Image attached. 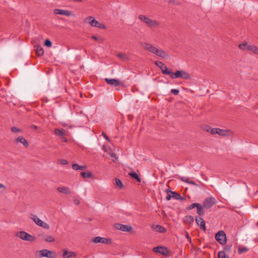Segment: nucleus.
Segmentation results:
<instances>
[{
    "instance_id": "37",
    "label": "nucleus",
    "mask_w": 258,
    "mask_h": 258,
    "mask_svg": "<svg viewBox=\"0 0 258 258\" xmlns=\"http://www.w3.org/2000/svg\"><path fill=\"white\" fill-rule=\"evenodd\" d=\"M54 132H55V134L57 136H59V137L63 136V135H64V133H63V131L62 130H61L55 129Z\"/></svg>"
},
{
    "instance_id": "54",
    "label": "nucleus",
    "mask_w": 258,
    "mask_h": 258,
    "mask_svg": "<svg viewBox=\"0 0 258 258\" xmlns=\"http://www.w3.org/2000/svg\"><path fill=\"white\" fill-rule=\"evenodd\" d=\"M134 231H133V228L132 227L130 226V233H133Z\"/></svg>"
},
{
    "instance_id": "49",
    "label": "nucleus",
    "mask_w": 258,
    "mask_h": 258,
    "mask_svg": "<svg viewBox=\"0 0 258 258\" xmlns=\"http://www.w3.org/2000/svg\"><path fill=\"white\" fill-rule=\"evenodd\" d=\"M110 155H111V156L112 157H113V158H114V159L116 160V159H117V156H116V155H115V154H114V153H111V154H110Z\"/></svg>"
},
{
    "instance_id": "21",
    "label": "nucleus",
    "mask_w": 258,
    "mask_h": 258,
    "mask_svg": "<svg viewBox=\"0 0 258 258\" xmlns=\"http://www.w3.org/2000/svg\"><path fill=\"white\" fill-rule=\"evenodd\" d=\"M16 143H20L23 144L25 147H27L28 146V143L27 140L22 137H19L17 139H15Z\"/></svg>"
},
{
    "instance_id": "40",
    "label": "nucleus",
    "mask_w": 258,
    "mask_h": 258,
    "mask_svg": "<svg viewBox=\"0 0 258 258\" xmlns=\"http://www.w3.org/2000/svg\"><path fill=\"white\" fill-rule=\"evenodd\" d=\"M218 128H213L210 130V133L212 135L218 134Z\"/></svg>"
},
{
    "instance_id": "25",
    "label": "nucleus",
    "mask_w": 258,
    "mask_h": 258,
    "mask_svg": "<svg viewBox=\"0 0 258 258\" xmlns=\"http://www.w3.org/2000/svg\"><path fill=\"white\" fill-rule=\"evenodd\" d=\"M218 134L222 136H226L229 135V133L230 131L229 130H222L218 128Z\"/></svg>"
},
{
    "instance_id": "38",
    "label": "nucleus",
    "mask_w": 258,
    "mask_h": 258,
    "mask_svg": "<svg viewBox=\"0 0 258 258\" xmlns=\"http://www.w3.org/2000/svg\"><path fill=\"white\" fill-rule=\"evenodd\" d=\"M199 203H193L191 205H190L189 206H188L186 209L187 210H190L194 208H195V207H197L199 205Z\"/></svg>"
},
{
    "instance_id": "48",
    "label": "nucleus",
    "mask_w": 258,
    "mask_h": 258,
    "mask_svg": "<svg viewBox=\"0 0 258 258\" xmlns=\"http://www.w3.org/2000/svg\"><path fill=\"white\" fill-rule=\"evenodd\" d=\"M178 197L179 198H178L177 200H179L180 201H184L185 200V198L184 197H182L180 195Z\"/></svg>"
},
{
    "instance_id": "16",
    "label": "nucleus",
    "mask_w": 258,
    "mask_h": 258,
    "mask_svg": "<svg viewBox=\"0 0 258 258\" xmlns=\"http://www.w3.org/2000/svg\"><path fill=\"white\" fill-rule=\"evenodd\" d=\"M56 190L58 192L64 195H71L72 194V192L70 188L66 186L58 187L56 188Z\"/></svg>"
},
{
    "instance_id": "45",
    "label": "nucleus",
    "mask_w": 258,
    "mask_h": 258,
    "mask_svg": "<svg viewBox=\"0 0 258 258\" xmlns=\"http://www.w3.org/2000/svg\"><path fill=\"white\" fill-rule=\"evenodd\" d=\"M60 163L61 165H67L68 161L65 159H61L60 160Z\"/></svg>"
},
{
    "instance_id": "57",
    "label": "nucleus",
    "mask_w": 258,
    "mask_h": 258,
    "mask_svg": "<svg viewBox=\"0 0 258 258\" xmlns=\"http://www.w3.org/2000/svg\"><path fill=\"white\" fill-rule=\"evenodd\" d=\"M63 141L65 142H67L68 141L67 139L65 138H63Z\"/></svg>"
},
{
    "instance_id": "13",
    "label": "nucleus",
    "mask_w": 258,
    "mask_h": 258,
    "mask_svg": "<svg viewBox=\"0 0 258 258\" xmlns=\"http://www.w3.org/2000/svg\"><path fill=\"white\" fill-rule=\"evenodd\" d=\"M153 251L160 253L163 255H167L169 250L164 246H157L153 248Z\"/></svg>"
},
{
    "instance_id": "5",
    "label": "nucleus",
    "mask_w": 258,
    "mask_h": 258,
    "mask_svg": "<svg viewBox=\"0 0 258 258\" xmlns=\"http://www.w3.org/2000/svg\"><path fill=\"white\" fill-rule=\"evenodd\" d=\"M216 240L221 244L224 245L226 243V234L223 230H220L218 232L215 236Z\"/></svg>"
},
{
    "instance_id": "9",
    "label": "nucleus",
    "mask_w": 258,
    "mask_h": 258,
    "mask_svg": "<svg viewBox=\"0 0 258 258\" xmlns=\"http://www.w3.org/2000/svg\"><path fill=\"white\" fill-rule=\"evenodd\" d=\"M141 45L145 50L149 51L150 52L152 53L153 54H155L156 51H157L158 48L154 47L150 43L147 42H142L141 43Z\"/></svg>"
},
{
    "instance_id": "20",
    "label": "nucleus",
    "mask_w": 258,
    "mask_h": 258,
    "mask_svg": "<svg viewBox=\"0 0 258 258\" xmlns=\"http://www.w3.org/2000/svg\"><path fill=\"white\" fill-rule=\"evenodd\" d=\"M155 54L163 58H168L169 57L168 54L166 51L162 49H157V51Z\"/></svg>"
},
{
    "instance_id": "1",
    "label": "nucleus",
    "mask_w": 258,
    "mask_h": 258,
    "mask_svg": "<svg viewBox=\"0 0 258 258\" xmlns=\"http://www.w3.org/2000/svg\"><path fill=\"white\" fill-rule=\"evenodd\" d=\"M139 19L145 23L148 27L151 29L157 28L160 25V22L155 20H152L150 18L143 15H140L139 16Z\"/></svg>"
},
{
    "instance_id": "11",
    "label": "nucleus",
    "mask_w": 258,
    "mask_h": 258,
    "mask_svg": "<svg viewBox=\"0 0 258 258\" xmlns=\"http://www.w3.org/2000/svg\"><path fill=\"white\" fill-rule=\"evenodd\" d=\"M130 178L134 180V182L138 185L140 184V183L142 181V179L140 175L133 170H131L130 168Z\"/></svg>"
},
{
    "instance_id": "55",
    "label": "nucleus",
    "mask_w": 258,
    "mask_h": 258,
    "mask_svg": "<svg viewBox=\"0 0 258 258\" xmlns=\"http://www.w3.org/2000/svg\"><path fill=\"white\" fill-rule=\"evenodd\" d=\"M123 54H119L118 56L121 58H123Z\"/></svg>"
},
{
    "instance_id": "46",
    "label": "nucleus",
    "mask_w": 258,
    "mask_h": 258,
    "mask_svg": "<svg viewBox=\"0 0 258 258\" xmlns=\"http://www.w3.org/2000/svg\"><path fill=\"white\" fill-rule=\"evenodd\" d=\"M167 194V196L166 199L167 201H169L171 200V198L172 197V195H171V194L170 192H168Z\"/></svg>"
},
{
    "instance_id": "36",
    "label": "nucleus",
    "mask_w": 258,
    "mask_h": 258,
    "mask_svg": "<svg viewBox=\"0 0 258 258\" xmlns=\"http://www.w3.org/2000/svg\"><path fill=\"white\" fill-rule=\"evenodd\" d=\"M92 38L94 40L97 41L99 43H103V41H104V39H103V38H102V37H97L96 36H94V35L92 36Z\"/></svg>"
},
{
    "instance_id": "18",
    "label": "nucleus",
    "mask_w": 258,
    "mask_h": 258,
    "mask_svg": "<svg viewBox=\"0 0 258 258\" xmlns=\"http://www.w3.org/2000/svg\"><path fill=\"white\" fill-rule=\"evenodd\" d=\"M114 227L115 229L122 231H129V226L128 225L116 223L114 225Z\"/></svg>"
},
{
    "instance_id": "39",
    "label": "nucleus",
    "mask_w": 258,
    "mask_h": 258,
    "mask_svg": "<svg viewBox=\"0 0 258 258\" xmlns=\"http://www.w3.org/2000/svg\"><path fill=\"white\" fill-rule=\"evenodd\" d=\"M248 250V249L246 247H243L238 248V253L241 254L244 252H246Z\"/></svg>"
},
{
    "instance_id": "30",
    "label": "nucleus",
    "mask_w": 258,
    "mask_h": 258,
    "mask_svg": "<svg viewBox=\"0 0 258 258\" xmlns=\"http://www.w3.org/2000/svg\"><path fill=\"white\" fill-rule=\"evenodd\" d=\"M167 193L170 192L172 195V198H174L176 200H177L179 198V196L180 194L175 192L171 191L170 189H167L166 190Z\"/></svg>"
},
{
    "instance_id": "42",
    "label": "nucleus",
    "mask_w": 258,
    "mask_h": 258,
    "mask_svg": "<svg viewBox=\"0 0 258 258\" xmlns=\"http://www.w3.org/2000/svg\"><path fill=\"white\" fill-rule=\"evenodd\" d=\"M11 131L14 133H19L21 131V130L17 127L14 126L11 128Z\"/></svg>"
},
{
    "instance_id": "53",
    "label": "nucleus",
    "mask_w": 258,
    "mask_h": 258,
    "mask_svg": "<svg viewBox=\"0 0 258 258\" xmlns=\"http://www.w3.org/2000/svg\"><path fill=\"white\" fill-rule=\"evenodd\" d=\"M0 188H6V186L4 184L0 183Z\"/></svg>"
},
{
    "instance_id": "43",
    "label": "nucleus",
    "mask_w": 258,
    "mask_h": 258,
    "mask_svg": "<svg viewBox=\"0 0 258 258\" xmlns=\"http://www.w3.org/2000/svg\"><path fill=\"white\" fill-rule=\"evenodd\" d=\"M179 90L178 89H173L171 90V92L174 95H177L179 93Z\"/></svg>"
},
{
    "instance_id": "28",
    "label": "nucleus",
    "mask_w": 258,
    "mask_h": 258,
    "mask_svg": "<svg viewBox=\"0 0 258 258\" xmlns=\"http://www.w3.org/2000/svg\"><path fill=\"white\" fill-rule=\"evenodd\" d=\"M35 50L37 54L39 56L42 55L44 53L43 48L40 46H35Z\"/></svg>"
},
{
    "instance_id": "58",
    "label": "nucleus",
    "mask_w": 258,
    "mask_h": 258,
    "mask_svg": "<svg viewBox=\"0 0 258 258\" xmlns=\"http://www.w3.org/2000/svg\"><path fill=\"white\" fill-rule=\"evenodd\" d=\"M102 149H103V150H104V151H105V150H106V147H105V146H102Z\"/></svg>"
},
{
    "instance_id": "6",
    "label": "nucleus",
    "mask_w": 258,
    "mask_h": 258,
    "mask_svg": "<svg viewBox=\"0 0 258 258\" xmlns=\"http://www.w3.org/2000/svg\"><path fill=\"white\" fill-rule=\"evenodd\" d=\"M216 200L213 197L206 198L203 203V207L205 209H210L216 204Z\"/></svg>"
},
{
    "instance_id": "14",
    "label": "nucleus",
    "mask_w": 258,
    "mask_h": 258,
    "mask_svg": "<svg viewBox=\"0 0 258 258\" xmlns=\"http://www.w3.org/2000/svg\"><path fill=\"white\" fill-rule=\"evenodd\" d=\"M92 241L94 243H101L103 244H107L109 242H111L110 239H107L104 237H101L100 236H97L93 238L92 240Z\"/></svg>"
},
{
    "instance_id": "23",
    "label": "nucleus",
    "mask_w": 258,
    "mask_h": 258,
    "mask_svg": "<svg viewBox=\"0 0 258 258\" xmlns=\"http://www.w3.org/2000/svg\"><path fill=\"white\" fill-rule=\"evenodd\" d=\"M251 46L252 45L248 44L246 42H244V43L238 45L239 48L242 50H250V48H249V47Z\"/></svg>"
},
{
    "instance_id": "34",
    "label": "nucleus",
    "mask_w": 258,
    "mask_h": 258,
    "mask_svg": "<svg viewBox=\"0 0 258 258\" xmlns=\"http://www.w3.org/2000/svg\"><path fill=\"white\" fill-rule=\"evenodd\" d=\"M249 48H250V51H252L253 53L258 55V47L256 46L252 45Z\"/></svg>"
},
{
    "instance_id": "29",
    "label": "nucleus",
    "mask_w": 258,
    "mask_h": 258,
    "mask_svg": "<svg viewBox=\"0 0 258 258\" xmlns=\"http://www.w3.org/2000/svg\"><path fill=\"white\" fill-rule=\"evenodd\" d=\"M180 178L182 181H184L186 183H190L194 185H198V184L192 180H189V179L187 178L184 177H181Z\"/></svg>"
},
{
    "instance_id": "56",
    "label": "nucleus",
    "mask_w": 258,
    "mask_h": 258,
    "mask_svg": "<svg viewBox=\"0 0 258 258\" xmlns=\"http://www.w3.org/2000/svg\"><path fill=\"white\" fill-rule=\"evenodd\" d=\"M186 237H187L188 239H189L190 242H191V239H190V237H189V236H188V234H187V233L186 234Z\"/></svg>"
},
{
    "instance_id": "19",
    "label": "nucleus",
    "mask_w": 258,
    "mask_h": 258,
    "mask_svg": "<svg viewBox=\"0 0 258 258\" xmlns=\"http://www.w3.org/2000/svg\"><path fill=\"white\" fill-rule=\"evenodd\" d=\"M153 230L159 233H165L166 231V229L163 226L160 225H153L151 226Z\"/></svg>"
},
{
    "instance_id": "12",
    "label": "nucleus",
    "mask_w": 258,
    "mask_h": 258,
    "mask_svg": "<svg viewBox=\"0 0 258 258\" xmlns=\"http://www.w3.org/2000/svg\"><path fill=\"white\" fill-rule=\"evenodd\" d=\"M195 220L197 224L200 227V228L205 231L206 230V227L204 220L200 216H197L195 217Z\"/></svg>"
},
{
    "instance_id": "50",
    "label": "nucleus",
    "mask_w": 258,
    "mask_h": 258,
    "mask_svg": "<svg viewBox=\"0 0 258 258\" xmlns=\"http://www.w3.org/2000/svg\"><path fill=\"white\" fill-rule=\"evenodd\" d=\"M102 135L106 140L109 141V138L105 134L102 133Z\"/></svg>"
},
{
    "instance_id": "33",
    "label": "nucleus",
    "mask_w": 258,
    "mask_h": 258,
    "mask_svg": "<svg viewBox=\"0 0 258 258\" xmlns=\"http://www.w3.org/2000/svg\"><path fill=\"white\" fill-rule=\"evenodd\" d=\"M218 258H229V257L226 255L224 251H221L218 253Z\"/></svg>"
},
{
    "instance_id": "3",
    "label": "nucleus",
    "mask_w": 258,
    "mask_h": 258,
    "mask_svg": "<svg viewBox=\"0 0 258 258\" xmlns=\"http://www.w3.org/2000/svg\"><path fill=\"white\" fill-rule=\"evenodd\" d=\"M16 236L19 237L22 240L30 242H33L36 239L34 236L24 231L17 232L16 234Z\"/></svg>"
},
{
    "instance_id": "2",
    "label": "nucleus",
    "mask_w": 258,
    "mask_h": 258,
    "mask_svg": "<svg viewBox=\"0 0 258 258\" xmlns=\"http://www.w3.org/2000/svg\"><path fill=\"white\" fill-rule=\"evenodd\" d=\"M169 76L172 79H175L178 78L186 80H189L190 79V75L183 70H178L176 71L175 73L171 72Z\"/></svg>"
},
{
    "instance_id": "32",
    "label": "nucleus",
    "mask_w": 258,
    "mask_h": 258,
    "mask_svg": "<svg viewBox=\"0 0 258 258\" xmlns=\"http://www.w3.org/2000/svg\"><path fill=\"white\" fill-rule=\"evenodd\" d=\"M114 180L115 182V185L117 186H118L119 188H122L123 187V184L120 179L116 178H115Z\"/></svg>"
},
{
    "instance_id": "22",
    "label": "nucleus",
    "mask_w": 258,
    "mask_h": 258,
    "mask_svg": "<svg viewBox=\"0 0 258 258\" xmlns=\"http://www.w3.org/2000/svg\"><path fill=\"white\" fill-rule=\"evenodd\" d=\"M76 256V254L72 251H68L67 250H64L62 254L63 258H70L72 257H75Z\"/></svg>"
},
{
    "instance_id": "41",
    "label": "nucleus",
    "mask_w": 258,
    "mask_h": 258,
    "mask_svg": "<svg viewBox=\"0 0 258 258\" xmlns=\"http://www.w3.org/2000/svg\"><path fill=\"white\" fill-rule=\"evenodd\" d=\"M45 45L47 47H50L52 45V42L49 39H46L45 41Z\"/></svg>"
},
{
    "instance_id": "24",
    "label": "nucleus",
    "mask_w": 258,
    "mask_h": 258,
    "mask_svg": "<svg viewBox=\"0 0 258 258\" xmlns=\"http://www.w3.org/2000/svg\"><path fill=\"white\" fill-rule=\"evenodd\" d=\"M194 221V218L192 216H186L184 218V222L189 225L192 224Z\"/></svg>"
},
{
    "instance_id": "26",
    "label": "nucleus",
    "mask_w": 258,
    "mask_h": 258,
    "mask_svg": "<svg viewBox=\"0 0 258 258\" xmlns=\"http://www.w3.org/2000/svg\"><path fill=\"white\" fill-rule=\"evenodd\" d=\"M72 168L74 170H83L86 168V166H81L78 165V164H74L72 165Z\"/></svg>"
},
{
    "instance_id": "52",
    "label": "nucleus",
    "mask_w": 258,
    "mask_h": 258,
    "mask_svg": "<svg viewBox=\"0 0 258 258\" xmlns=\"http://www.w3.org/2000/svg\"><path fill=\"white\" fill-rule=\"evenodd\" d=\"M74 202L76 205H79L80 202L78 200H75Z\"/></svg>"
},
{
    "instance_id": "59",
    "label": "nucleus",
    "mask_w": 258,
    "mask_h": 258,
    "mask_svg": "<svg viewBox=\"0 0 258 258\" xmlns=\"http://www.w3.org/2000/svg\"><path fill=\"white\" fill-rule=\"evenodd\" d=\"M73 1H75V2H82V0H73Z\"/></svg>"
},
{
    "instance_id": "8",
    "label": "nucleus",
    "mask_w": 258,
    "mask_h": 258,
    "mask_svg": "<svg viewBox=\"0 0 258 258\" xmlns=\"http://www.w3.org/2000/svg\"><path fill=\"white\" fill-rule=\"evenodd\" d=\"M40 257H47L48 258H54L55 253L49 250L44 249L39 251Z\"/></svg>"
},
{
    "instance_id": "7",
    "label": "nucleus",
    "mask_w": 258,
    "mask_h": 258,
    "mask_svg": "<svg viewBox=\"0 0 258 258\" xmlns=\"http://www.w3.org/2000/svg\"><path fill=\"white\" fill-rule=\"evenodd\" d=\"M92 18V17H88L86 19V21H87L88 20H89V24L91 26L97 27L100 29L105 28V26L103 23H100L96 20L95 19Z\"/></svg>"
},
{
    "instance_id": "35",
    "label": "nucleus",
    "mask_w": 258,
    "mask_h": 258,
    "mask_svg": "<svg viewBox=\"0 0 258 258\" xmlns=\"http://www.w3.org/2000/svg\"><path fill=\"white\" fill-rule=\"evenodd\" d=\"M45 240L48 242H53L55 241V239L52 236L49 235L45 236Z\"/></svg>"
},
{
    "instance_id": "4",
    "label": "nucleus",
    "mask_w": 258,
    "mask_h": 258,
    "mask_svg": "<svg viewBox=\"0 0 258 258\" xmlns=\"http://www.w3.org/2000/svg\"><path fill=\"white\" fill-rule=\"evenodd\" d=\"M30 218L38 226L41 227L45 229H49V225L46 222L43 221L39 218H38L36 215L34 214H31Z\"/></svg>"
},
{
    "instance_id": "31",
    "label": "nucleus",
    "mask_w": 258,
    "mask_h": 258,
    "mask_svg": "<svg viewBox=\"0 0 258 258\" xmlns=\"http://www.w3.org/2000/svg\"><path fill=\"white\" fill-rule=\"evenodd\" d=\"M81 175L83 178H90L92 176V173L90 171H88V172H83L81 173Z\"/></svg>"
},
{
    "instance_id": "44",
    "label": "nucleus",
    "mask_w": 258,
    "mask_h": 258,
    "mask_svg": "<svg viewBox=\"0 0 258 258\" xmlns=\"http://www.w3.org/2000/svg\"><path fill=\"white\" fill-rule=\"evenodd\" d=\"M232 245H227L224 247V250L227 251H230L231 249Z\"/></svg>"
},
{
    "instance_id": "27",
    "label": "nucleus",
    "mask_w": 258,
    "mask_h": 258,
    "mask_svg": "<svg viewBox=\"0 0 258 258\" xmlns=\"http://www.w3.org/2000/svg\"><path fill=\"white\" fill-rule=\"evenodd\" d=\"M203 206H202L201 204H199L198 206L197 207V213L198 214V216H200L203 215L204 214Z\"/></svg>"
},
{
    "instance_id": "47",
    "label": "nucleus",
    "mask_w": 258,
    "mask_h": 258,
    "mask_svg": "<svg viewBox=\"0 0 258 258\" xmlns=\"http://www.w3.org/2000/svg\"><path fill=\"white\" fill-rule=\"evenodd\" d=\"M210 130H211V127L209 126H205L204 128V130L206 131L207 132H210Z\"/></svg>"
},
{
    "instance_id": "60",
    "label": "nucleus",
    "mask_w": 258,
    "mask_h": 258,
    "mask_svg": "<svg viewBox=\"0 0 258 258\" xmlns=\"http://www.w3.org/2000/svg\"><path fill=\"white\" fill-rule=\"evenodd\" d=\"M33 128L36 130V129H37V126H36V125H33Z\"/></svg>"
},
{
    "instance_id": "10",
    "label": "nucleus",
    "mask_w": 258,
    "mask_h": 258,
    "mask_svg": "<svg viewBox=\"0 0 258 258\" xmlns=\"http://www.w3.org/2000/svg\"><path fill=\"white\" fill-rule=\"evenodd\" d=\"M155 64L161 69L163 74L169 76L171 74V72L168 70L167 67L162 62L156 61Z\"/></svg>"
},
{
    "instance_id": "17",
    "label": "nucleus",
    "mask_w": 258,
    "mask_h": 258,
    "mask_svg": "<svg viewBox=\"0 0 258 258\" xmlns=\"http://www.w3.org/2000/svg\"><path fill=\"white\" fill-rule=\"evenodd\" d=\"M105 81L112 86L117 87L120 85L119 81L117 79L105 78Z\"/></svg>"
},
{
    "instance_id": "15",
    "label": "nucleus",
    "mask_w": 258,
    "mask_h": 258,
    "mask_svg": "<svg viewBox=\"0 0 258 258\" xmlns=\"http://www.w3.org/2000/svg\"><path fill=\"white\" fill-rule=\"evenodd\" d=\"M53 12L55 15H61L66 16H70L71 15V12L70 11L59 9H54L53 10Z\"/></svg>"
},
{
    "instance_id": "51",
    "label": "nucleus",
    "mask_w": 258,
    "mask_h": 258,
    "mask_svg": "<svg viewBox=\"0 0 258 258\" xmlns=\"http://www.w3.org/2000/svg\"><path fill=\"white\" fill-rule=\"evenodd\" d=\"M169 3H172V4H175L176 5H179V4L178 3H176L175 2V1L174 0H170L169 2Z\"/></svg>"
}]
</instances>
